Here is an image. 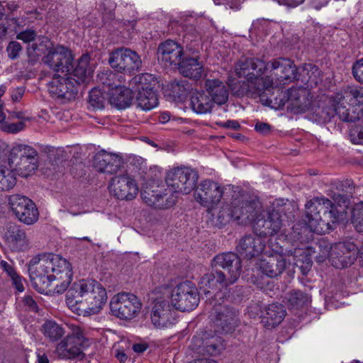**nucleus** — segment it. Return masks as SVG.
Returning <instances> with one entry per match:
<instances>
[{
    "mask_svg": "<svg viewBox=\"0 0 363 363\" xmlns=\"http://www.w3.org/2000/svg\"><path fill=\"white\" fill-rule=\"evenodd\" d=\"M30 278L40 293L62 294L71 283L73 272L71 264L62 257L51 254V259H44L40 265L30 269Z\"/></svg>",
    "mask_w": 363,
    "mask_h": 363,
    "instance_id": "nucleus-1",
    "label": "nucleus"
},
{
    "mask_svg": "<svg viewBox=\"0 0 363 363\" xmlns=\"http://www.w3.org/2000/svg\"><path fill=\"white\" fill-rule=\"evenodd\" d=\"M269 69L267 62L256 57L242 56L235 65L238 77H245L246 81L241 85V89L247 96L257 99L263 96L266 91L272 88L273 79L262 75Z\"/></svg>",
    "mask_w": 363,
    "mask_h": 363,
    "instance_id": "nucleus-2",
    "label": "nucleus"
},
{
    "mask_svg": "<svg viewBox=\"0 0 363 363\" xmlns=\"http://www.w3.org/2000/svg\"><path fill=\"white\" fill-rule=\"evenodd\" d=\"M67 304L74 307L84 304V311L89 314L98 313L106 302L105 288L96 281L81 279L73 283L66 294Z\"/></svg>",
    "mask_w": 363,
    "mask_h": 363,
    "instance_id": "nucleus-3",
    "label": "nucleus"
},
{
    "mask_svg": "<svg viewBox=\"0 0 363 363\" xmlns=\"http://www.w3.org/2000/svg\"><path fill=\"white\" fill-rule=\"evenodd\" d=\"M305 219L317 234L328 233L337 223L339 212L333 209L332 201L325 197H315L305 205Z\"/></svg>",
    "mask_w": 363,
    "mask_h": 363,
    "instance_id": "nucleus-4",
    "label": "nucleus"
},
{
    "mask_svg": "<svg viewBox=\"0 0 363 363\" xmlns=\"http://www.w3.org/2000/svg\"><path fill=\"white\" fill-rule=\"evenodd\" d=\"M38 152L30 146L17 145L10 150L9 164L11 169L22 177H28L38 167Z\"/></svg>",
    "mask_w": 363,
    "mask_h": 363,
    "instance_id": "nucleus-5",
    "label": "nucleus"
},
{
    "mask_svg": "<svg viewBox=\"0 0 363 363\" xmlns=\"http://www.w3.org/2000/svg\"><path fill=\"white\" fill-rule=\"evenodd\" d=\"M151 81L154 82L152 75L145 73L134 77L129 83L132 92H138L135 101L137 107L144 111L153 108L158 103Z\"/></svg>",
    "mask_w": 363,
    "mask_h": 363,
    "instance_id": "nucleus-6",
    "label": "nucleus"
},
{
    "mask_svg": "<svg viewBox=\"0 0 363 363\" xmlns=\"http://www.w3.org/2000/svg\"><path fill=\"white\" fill-rule=\"evenodd\" d=\"M108 63L117 72L129 74L140 72L143 67L142 59L138 52L123 47L110 53Z\"/></svg>",
    "mask_w": 363,
    "mask_h": 363,
    "instance_id": "nucleus-7",
    "label": "nucleus"
},
{
    "mask_svg": "<svg viewBox=\"0 0 363 363\" xmlns=\"http://www.w3.org/2000/svg\"><path fill=\"white\" fill-rule=\"evenodd\" d=\"M199 179L198 173L189 167H177L166 176V183L176 193L188 194L194 189Z\"/></svg>",
    "mask_w": 363,
    "mask_h": 363,
    "instance_id": "nucleus-8",
    "label": "nucleus"
},
{
    "mask_svg": "<svg viewBox=\"0 0 363 363\" xmlns=\"http://www.w3.org/2000/svg\"><path fill=\"white\" fill-rule=\"evenodd\" d=\"M171 301L176 310L191 311L198 306L199 301L198 289L189 281L180 283L172 291Z\"/></svg>",
    "mask_w": 363,
    "mask_h": 363,
    "instance_id": "nucleus-9",
    "label": "nucleus"
},
{
    "mask_svg": "<svg viewBox=\"0 0 363 363\" xmlns=\"http://www.w3.org/2000/svg\"><path fill=\"white\" fill-rule=\"evenodd\" d=\"M142 304L138 297L129 293H121L110 302L112 315L121 319L130 320L140 313Z\"/></svg>",
    "mask_w": 363,
    "mask_h": 363,
    "instance_id": "nucleus-10",
    "label": "nucleus"
},
{
    "mask_svg": "<svg viewBox=\"0 0 363 363\" xmlns=\"http://www.w3.org/2000/svg\"><path fill=\"white\" fill-rule=\"evenodd\" d=\"M210 318L217 331L223 333H232L238 325V311L233 306L215 301L213 303Z\"/></svg>",
    "mask_w": 363,
    "mask_h": 363,
    "instance_id": "nucleus-11",
    "label": "nucleus"
},
{
    "mask_svg": "<svg viewBox=\"0 0 363 363\" xmlns=\"http://www.w3.org/2000/svg\"><path fill=\"white\" fill-rule=\"evenodd\" d=\"M232 284L233 283L225 277L224 272L215 268H213L211 272L205 274L199 283L201 293H203L206 296L213 294V297L210 300V303L223 298V294L220 289Z\"/></svg>",
    "mask_w": 363,
    "mask_h": 363,
    "instance_id": "nucleus-12",
    "label": "nucleus"
},
{
    "mask_svg": "<svg viewBox=\"0 0 363 363\" xmlns=\"http://www.w3.org/2000/svg\"><path fill=\"white\" fill-rule=\"evenodd\" d=\"M13 214L22 223L32 225L38 220L39 212L35 203L26 196L16 194L8 197Z\"/></svg>",
    "mask_w": 363,
    "mask_h": 363,
    "instance_id": "nucleus-13",
    "label": "nucleus"
},
{
    "mask_svg": "<svg viewBox=\"0 0 363 363\" xmlns=\"http://www.w3.org/2000/svg\"><path fill=\"white\" fill-rule=\"evenodd\" d=\"M88 339L84 336L83 330L77 327L72 330L60 343L57 344L56 350L60 357L63 359H74L83 356L82 350L88 345Z\"/></svg>",
    "mask_w": 363,
    "mask_h": 363,
    "instance_id": "nucleus-14",
    "label": "nucleus"
},
{
    "mask_svg": "<svg viewBox=\"0 0 363 363\" xmlns=\"http://www.w3.org/2000/svg\"><path fill=\"white\" fill-rule=\"evenodd\" d=\"M239 190V187H236ZM234 191L232 195V206L234 208V220H242L245 223H252L259 213L260 203L255 199L247 200L240 191Z\"/></svg>",
    "mask_w": 363,
    "mask_h": 363,
    "instance_id": "nucleus-15",
    "label": "nucleus"
},
{
    "mask_svg": "<svg viewBox=\"0 0 363 363\" xmlns=\"http://www.w3.org/2000/svg\"><path fill=\"white\" fill-rule=\"evenodd\" d=\"M359 249L352 242H340L330 246V262L335 268H345L357 259Z\"/></svg>",
    "mask_w": 363,
    "mask_h": 363,
    "instance_id": "nucleus-16",
    "label": "nucleus"
},
{
    "mask_svg": "<svg viewBox=\"0 0 363 363\" xmlns=\"http://www.w3.org/2000/svg\"><path fill=\"white\" fill-rule=\"evenodd\" d=\"M79 86L77 82H74L72 76L55 74L49 83V91L52 95L66 102L76 99Z\"/></svg>",
    "mask_w": 363,
    "mask_h": 363,
    "instance_id": "nucleus-17",
    "label": "nucleus"
},
{
    "mask_svg": "<svg viewBox=\"0 0 363 363\" xmlns=\"http://www.w3.org/2000/svg\"><path fill=\"white\" fill-rule=\"evenodd\" d=\"M212 268H221L226 272L225 277L235 284L242 272V262L235 252L219 253L211 261Z\"/></svg>",
    "mask_w": 363,
    "mask_h": 363,
    "instance_id": "nucleus-18",
    "label": "nucleus"
},
{
    "mask_svg": "<svg viewBox=\"0 0 363 363\" xmlns=\"http://www.w3.org/2000/svg\"><path fill=\"white\" fill-rule=\"evenodd\" d=\"M43 62L56 72H69L73 67V56L71 51L64 46H57L50 49L43 57Z\"/></svg>",
    "mask_w": 363,
    "mask_h": 363,
    "instance_id": "nucleus-19",
    "label": "nucleus"
},
{
    "mask_svg": "<svg viewBox=\"0 0 363 363\" xmlns=\"http://www.w3.org/2000/svg\"><path fill=\"white\" fill-rule=\"evenodd\" d=\"M225 191L218 183L211 180H205L201 182L194 192V198L202 206L211 208L218 204Z\"/></svg>",
    "mask_w": 363,
    "mask_h": 363,
    "instance_id": "nucleus-20",
    "label": "nucleus"
},
{
    "mask_svg": "<svg viewBox=\"0 0 363 363\" xmlns=\"http://www.w3.org/2000/svg\"><path fill=\"white\" fill-rule=\"evenodd\" d=\"M188 52L177 42L167 40L161 43L157 48V57L166 66H172L177 68Z\"/></svg>",
    "mask_w": 363,
    "mask_h": 363,
    "instance_id": "nucleus-21",
    "label": "nucleus"
},
{
    "mask_svg": "<svg viewBox=\"0 0 363 363\" xmlns=\"http://www.w3.org/2000/svg\"><path fill=\"white\" fill-rule=\"evenodd\" d=\"M111 192L121 200H133L138 193V187L135 181L128 174L115 176L110 182Z\"/></svg>",
    "mask_w": 363,
    "mask_h": 363,
    "instance_id": "nucleus-22",
    "label": "nucleus"
},
{
    "mask_svg": "<svg viewBox=\"0 0 363 363\" xmlns=\"http://www.w3.org/2000/svg\"><path fill=\"white\" fill-rule=\"evenodd\" d=\"M188 52L177 67L185 77L195 80L200 79L203 74V66L199 62V55L197 49L186 45Z\"/></svg>",
    "mask_w": 363,
    "mask_h": 363,
    "instance_id": "nucleus-23",
    "label": "nucleus"
},
{
    "mask_svg": "<svg viewBox=\"0 0 363 363\" xmlns=\"http://www.w3.org/2000/svg\"><path fill=\"white\" fill-rule=\"evenodd\" d=\"M150 318L155 327L157 328H167L174 323L176 311L168 301L157 299L152 308Z\"/></svg>",
    "mask_w": 363,
    "mask_h": 363,
    "instance_id": "nucleus-24",
    "label": "nucleus"
},
{
    "mask_svg": "<svg viewBox=\"0 0 363 363\" xmlns=\"http://www.w3.org/2000/svg\"><path fill=\"white\" fill-rule=\"evenodd\" d=\"M267 71L277 77L278 80L284 83L298 79V72L294 62L289 58L279 57L267 62Z\"/></svg>",
    "mask_w": 363,
    "mask_h": 363,
    "instance_id": "nucleus-25",
    "label": "nucleus"
},
{
    "mask_svg": "<svg viewBox=\"0 0 363 363\" xmlns=\"http://www.w3.org/2000/svg\"><path fill=\"white\" fill-rule=\"evenodd\" d=\"M4 239L10 250L13 252L25 251L29 246L26 230L16 223H9L6 225Z\"/></svg>",
    "mask_w": 363,
    "mask_h": 363,
    "instance_id": "nucleus-26",
    "label": "nucleus"
},
{
    "mask_svg": "<svg viewBox=\"0 0 363 363\" xmlns=\"http://www.w3.org/2000/svg\"><path fill=\"white\" fill-rule=\"evenodd\" d=\"M121 156L105 150L98 152L93 158L94 167L98 172L116 174L123 166Z\"/></svg>",
    "mask_w": 363,
    "mask_h": 363,
    "instance_id": "nucleus-27",
    "label": "nucleus"
},
{
    "mask_svg": "<svg viewBox=\"0 0 363 363\" xmlns=\"http://www.w3.org/2000/svg\"><path fill=\"white\" fill-rule=\"evenodd\" d=\"M258 265L262 274L275 278L283 273L286 267V261L283 254L274 252L263 256Z\"/></svg>",
    "mask_w": 363,
    "mask_h": 363,
    "instance_id": "nucleus-28",
    "label": "nucleus"
},
{
    "mask_svg": "<svg viewBox=\"0 0 363 363\" xmlns=\"http://www.w3.org/2000/svg\"><path fill=\"white\" fill-rule=\"evenodd\" d=\"M264 247L265 243L261 237L250 235L240 240L236 250L245 258L250 259L262 252Z\"/></svg>",
    "mask_w": 363,
    "mask_h": 363,
    "instance_id": "nucleus-29",
    "label": "nucleus"
},
{
    "mask_svg": "<svg viewBox=\"0 0 363 363\" xmlns=\"http://www.w3.org/2000/svg\"><path fill=\"white\" fill-rule=\"evenodd\" d=\"M204 86L208 95L211 96L213 105L216 104L221 106L228 101L229 90L222 81L208 79L205 81Z\"/></svg>",
    "mask_w": 363,
    "mask_h": 363,
    "instance_id": "nucleus-30",
    "label": "nucleus"
},
{
    "mask_svg": "<svg viewBox=\"0 0 363 363\" xmlns=\"http://www.w3.org/2000/svg\"><path fill=\"white\" fill-rule=\"evenodd\" d=\"M141 197L147 205L159 209L168 208L175 203L174 199L167 198V194L158 193L147 187L142 190Z\"/></svg>",
    "mask_w": 363,
    "mask_h": 363,
    "instance_id": "nucleus-31",
    "label": "nucleus"
},
{
    "mask_svg": "<svg viewBox=\"0 0 363 363\" xmlns=\"http://www.w3.org/2000/svg\"><path fill=\"white\" fill-rule=\"evenodd\" d=\"M89 61L90 56L88 54L83 55L79 59L72 72L67 74V76H72L74 82H77L79 85L88 82L93 73V70L89 66Z\"/></svg>",
    "mask_w": 363,
    "mask_h": 363,
    "instance_id": "nucleus-32",
    "label": "nucleus"
},
{
    "mask_svg": "<svg viewBox=\"0 0 363 363\" xmlns=\"http://www.w3.org/2000/svg\"><path fill=\"white\" fill-rule=\"evenodd\" d=\"M206 91H196L191 94L189 106L198 114L211 113L214 105Z\"/></svg>",
    "mask_w": 363,
    "mask_h": 363,
    "instance_id": "nucleus-33",
    "label": "nucleus"
},
{
    "mask_svg": "<svg viewBox=\"0 0 363 363\" xmlns=\"http://www.w3.org/2000/svg\"><path fill=\"white\" fill-rule=\"evenodd\" d=\"M291 207V205L284 203L281 206H273L269 210L265 216L271 221L273 229H277V231L279 230L284 221V217H286L291 221L294 219L295 216L291 212H289V215L286 214V211H289Z\"/></svg>",
    "mask_w": 363,
    "mask_h": 363,
    "instance_id": "nucleus-34",
    "label": "nucleus"
},
{
    "mask_svg": "<svg viewBox=\"0 0 363 363\" xmlns=\"http://www.w3.org/2000/svg\"><path fill=\"white\" fill-rule=\"evenodd\" d=\"M285 315L286 310L282 304L272 303L266 309L262 322L267 328H273L281 323Z\"/></svg>",
    "mask_w": 363,
    "mask_h": 363,
    "instance_id": "nucleus-35",
    "label": "nucleus"
},
{
    "mask_svg": "<svg viewBox=\"0 0 363 363\" xmlns=\"http://www.w3.org/2000/svg\"><path fill=\"white\" fill-rule=\"evenodd\" d=\"M345 188H348L352 191L354 188L353 182L351 180H346L345 182H340L336 186V189L339 191H343ZM328 195L333 199L332 203H333V209L337 210L335 206L344 208H347L349 206L350 203V198L352 197V191H350L349 194H341L340 192L331 191Z\"/></svg>",
    "mask_w": 363,
    "mask_h": 363,
    "instance_id": "nucleus-36",
    "label": "nucleus"
},
{
    "mask_svg": "<svg viewBox=\"0 0 363 363\" xmlns=\"http://www.w3.org/2000/svg\"><path fill=\"white\" fill-rule=\"evenodd\" d=\"M133 99V95L130 86L128 89L117 86L110 94L108 101L112 106L123 109L130 105Z\"/></svg>",
    "mask_w": 363,
    "mask_h": 363,
    "instance_id": "nucleus-37",
    "label": "nucleus"
},
{
    "mask_svg": "<svg viewBox=\"0 0 363 363\" xmlns=\"http://www.w3.org/2000/svg\"><path fill=\"white\" fill-rule=\"evenodd\" d=\"M207 333L203 334L202 343L199 345V352H204L208 354L216 356L224 350V344L222 338L213 335L208 337Z\"/></svg>",
    "mask_w": 363,
    "mask_h": 363,
    "instance_id": "nucleus-38",
    "label": "nucleus"
},
{
    "mask_svg": "<svg viewBox=\"0 0 363 363\" xmlns=\"http://www.w3.org/2000/svg\"><path fill=\"white\" fill-rule=\"evenodd\" d=\"M306 94L307 91L305 89H289L287 93L284 94L279 106H284L286 102L289 101L291 106L300 108L306 104Z\"/></svg>",
    "mask_w": 363,
    "mask_h": 363,
    "instance_id": "nucleus-39",
    "label": "nucleus"
},
{
    "mask_svg": "<svg viewBox=\"0 0 363 363\" xmlns=\"http://www.w3.org/2000/svg\"><path fill=\"white\" fill-rule=\"evenodd\" d=\"M286 303L290 309L298 310L310 303V297L300 290H292L285 296Z\"/></svg>",
    "mask_w": 363,
    "mask_h": 363,
    "instance_id": "nucleus-40",
    "label": "nucleus"
},
{
    "mask_svg": "<svg viewBox=\"0 0 363 363\" xmlns=\"http://www.w3.org/2000/svg\"><path fill=\"white\" fill-rule=\"evenodd\" d=\"M340 99L349 100L356 105H363V86H347L341 93L337 94V101Z\"/></svg>",
    "mask_w": 363,
    "mask_h": 363,
    "instance_id": "nucleus-41",
    "label": "nucleus"
},
{
    "mask_svg": "<svg viewBox=\"0 0 363 363\" xmlns=\"http://www.w3.org/2000/svg\"><path fill=\"white\" fill-rule=\"evenodd\" d=\"M252 223H254L253 228L259 237L272 235L278 232L277 229L272 228L271 221L265 215L259 213Z\"/></svg>",
    "mask_w": 363,
    "mask_h": 363,
    "instance_id": "nucleus-42",
    "label": "nucleus"
},
{
    "mask_svg": "<svg viewBox=\"0 0 363 363\" xmlns=\"http://www.w3.org/2000/svg\"><path fill=\"white\" fill-rule=\"evenodd\" d=\"M42 331L50 342H56L65 334V329L55 321L48 320L42 326Z\"/></svg>",
    "mask_w": 363,
    "mask_h": 363,
    "instance_id": "nucleus-43",
    "label": "nucleus"
},
{
    "mask_svg": "<svg viewBox=\"0 0 363 363\" xmlns=\"http://www.w3.org/2000/svg\"><path fill=\"white\" fill-rule=\"evenodd\" d=\"M170 89L174 97L179 99L186 98L193 90L192 84L187 80H174L170 84Z\"/></svg>",
    "mask_w": 363,
    "mask_h": 363,
    "instance_id": "nucleus-44",
    "label": "nucleus"
},
{
    "mask_svg": "<svg viewBox=\"0 0 363 363\" xmlns=\"http://www.w3.org/2000/svg\"><path fill=\"white\" fill-rule=\"evenodd\" d=\"M294 264L299 267L303 273L308 271L312 266L311 255L308 250H296L294 252Z\"/></svg>",
    "mask_w": 363,
    "mask_h": 363,
    "instance_id": "nucleus-45",
    "label": "nucleus"
},
{
    "mask_svg": "<svg viewBox=\"0 0 363 363\" xmlns=\"http://www.w3.org/2000/svg\"><path fill=\"white\" fill-rule=\"evenodd\" d=\"M345 99H340L337 101V94L335 95V116L345 122H354L357 118L354 113H350V108H347L345 103Z\"/></svg>",
    "mask_w": 363,
    "mask_h": 363,
    "instance_id": "nucleus-46",
    "label": "nucleus"
},
{
    "mask_svg": "<svg viewBox=\"0 0 363 363\" xmlns=\"http://www.w3.org/2000/svg\"><path fill=\"white\" fill-rule=\"evenodd\" d=\"M16 184V177L15 173L11 169L1 165L0 173V191H9L13 188Z\"/></svg>",
    "mask_w": 363,
    "mask_h": 363,
    "instance_id": "nucleus-47",
    "label": "nucleus"
},
{
    "mask_svg": "<svg viewBox=\"0 0 363 363\" xmlns=\"http://www.w3.org/2000/svg\"><path fill=\"white\" fill-rule=\"evenodd\" d=\"M335 104L334 96L328 100L325 106L316 111V115L324 123L330 121L331 118L335 116Z\"/></svg>",
    "mask_w": 363,
    "mask_h": 363,
    "instance_id": "nucleus-48",
    "label": "nucleus"
},
{
    "mask_svg": "<svg viewBox=\"0 0 363 363\" xmlns=\"http://www.w3.org/2000/svg\"><path fill=\"white\" fill-rule=\"evenodd\" d=\"M313 232L310 227L309 223L307 220L300 221L294 224L292 227V235L294 239L304 241L307 238V235L309 233Z\"/></svg>",
    "mask_w": 363,
    "mask_h": 363,
    "instance_id": "nucleus-49",
    "label": "nucleus"
},
{
    "mask_svg": "<svg viewBox=\"0 0 363 363\" xmlns=\"http://www.w3.org/2000/svg\"><path fill=\"white\" fill-rule=\"evenodd\" d=\"M234 208L233 206H223L218 212L215 223L219 227H222L230 222L231 219H234Z\"/></svg>",
    "mask_w": 363,
    "mask_h": 363,
    "instance_id": "nucleus-50",
    "label": "nucleus"
},
{
    "mask_svg": "<svg viewBox=\"0 0 363 363\" xmlns=\"http://www.w3.org/2000/svg\"><path fill=\"white\" fill-rule=\"evenodd\" d=\"M106 98L100 89H92L89 95L88 102L94 109H101L104 107Z\"/></svg>",
    "mask_w": 363,
    "mask_h": 363,
    "instance_id": "nucleus-51",
    "label": "nucleus"
},
{
    "mask_svg": "<svg viewBox=\"0 0 363 363\" xmlns=\"http://www.w3.org/2000/svg\"><path fill=\"white\" fill-rule=\"evenodd\" d=\"M352 222L358 231L363 232V201L356 203L352 211Z\"/></svg>",
    "mask_w": 363,
    "mask_h": 363,
    "instance_id": "nucleus-52",
    "label": "nucleus"
},
{
    "mask_svg": "<svg viewBox=\"0 0 363 363\" xmlns=\"http://www.w3.org/2000/svg\"><path fill=\"white\" fill-rule=\"evenodd\" d=\"M351 141L354 144H363V121L350 130Z\"/></svg>",
    "mask_w": 363,
    "mask_h": 363,
    "instance_id": "nucleus-53",
    "label": "nucleus"
},
{
    "mask_svg": "<svg viewBox=\"0 0 363 363\" xmlns=\"http://www.w3.org/2000/svg\"><path fill=\"white\" fill-rule=\"evenodd\" d=\"M27 53L28 63L31 66L34 65L38 62L41 55L40 50L36 43H33L28 46Z\"/></svg>",
    "mask_w": 363,
    "mask_h": 363,
    "instance_id": "nucleus-54",
    "label": "nucleus"
},
{
    "mask_svg": "<svg viewBox=\"0 0 363 363\" xmlns=\"http://www.w3.org/2000/svg\"><path fill=\"white\" fill-rule=\"evenodd\" d=\"M116 78V74H113L111 71H108L106 72H103L100 75V80L101 83L104 85H106L109 88L114 89L118 85L115 84L113 82V79Z\"/></svg>",
    "mask_w": 363,
    "mask_h": 363,
    "instance_id": "nucleus-55",
    "label": "nucleus"
},
{
    "mask_svg": "<svg viewBox=\"0 0 363 363\" xmlns=\"http://www.w3.org/2000/svg\"><path fill=\"white\" fill-rule=\"evenodd\" d=\"M352 74L358 82L363 84V57L353 65Z\"/></svg>",
    "mask_w": 363,
    "mask_h": 363,
    "instance_id": "nucleus-56",
    "label": "nucleus"
},
{
    "mask_svg": "<svg viewBox=\"0 0 363 363\" xmlns=\"http://www.w3.org/2000/svg\"><path fill=\"white\" fill-rule=\"evenodd\" d=\"M21 50V44L17 41L10 42L6 48L8 55L11 59H16Z\"/></svg>",
    "mask_w": 363,
    "mask_h": 363,
    "instance_id": "nucleus-57",
    "label": "nucleus"
},
{
    "mask_svg": "<svg viewBox=\"0 0 363 363\" xmlns=\"http://www.w3.org/2000/svg\"><path fill=\"white\" fill-rule=\"evenodd\" d=\"M24 127L25 123L23 121H19L14 123H6L3 125L2 129L6 133H16L22 130Z\"/></svg>",
    "mask_w": 363,
    "mask_h": 363,
    "instance_id": "nucleus-58",
    "label": "nucleus"
},
{
    "mask_svg": "<svg viewBox=\"0 0 363 363\" xmlns=\"http://www.w3.org/2000/svg\"><path fill=\"white\" fill-rule=\"evenodd\" d=\"M37 34L35 30L27 29L17 35V39L23 40L24 43H30L35 40Z\"/></svg>",
    "mask_w": 363,
    "mask_h": 363,
    "instance_id": "nucleus-59",
    "label": "nucleus"
},
{
    "mask_svg": "<svg viewBox=\"0 0 363 363\" xmlns=\"http://www.w3.org/2000/svg\"><path fill=\"white\" fill-rule=\"evenodd\" d=\"M85 165L83 162H72L70 168V172L74 177H82L84 174Z\"/></svg>",
    "mask_w": 363,
    "mask_h": 363,
    "instance_id": "nucleus-60",
    "label": "nucleus"
},
{
    "mask_svg": "<svg viewBox=\"0 0 363 363\" xmlns=\"http://www.w3.org/2000/svg\"><path fill=\"white\" fill-rule=\"evenodd\" d=\"M272 127L264 122H257L255 125V130L260 134L267 135L271 132Z\"/></svg>",
    "mask_w": 363,
    "mask_h": 363,
    "instance_id": "nucleus-61",
    "label": "nucleus"
},
{
    "mask_svg": "<svg viewBox=\"0 0 363 363\" xmlns=\"http://www.w3.org/2000/svg\"><path fill=\"white\" fill-rule=\"evenodd\" d=\"M44 259H51V254L49 255L48 257L43 255L41 257L35 256L33 258H32L28 263V272H30V269L35 268V267L40 265V262Z\"/></svg>",
    "mask_w": 363,
    "mask_h": 363,
    "instance_id": "nucleus-62",
    "label": "nucleus"
},
{
    "mask_svg": "<svg viewBox=\"0 0 363 363\" xmlns=\"http://www.w3.org/2000/svg\"><path fill=\"white\" fill-rule=\"evenodd\" d=\"M23 302L25 305L29 308L30 310L34 312L38 311V306L35 300L31 296H26L23 299Z\"/></svg>",
    "mask_w": 363,
    "mask_h": 363,
    "instance_id": "nucleus-63",
    "label": "nucleus"
},
{
    "mask_svg": "<svg viewBox=\"0 0 363 363\" xmlns=\"http://www.w3.org/2000/svg\"><path fill=\"white\" fill-rule=\"evenodd\" d=\"M25 93V88L23 86L17 87L11 94V99L13 101H19Z\"/></svg>",
    "mask_w": 363,
    "mask_h": 363,
    "instance_id": "nucleus-64",
    "label": "nucleus"
}]
</instances>
